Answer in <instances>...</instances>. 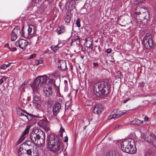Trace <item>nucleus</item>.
<instances>
[{
	"label": "nucleus",
	"instance_id": "nucleus-5",
	"mask_svg": "<svg viewBox=\"0 0 156 156\" xmlns=\"http://www.w3.org/2000/svg\"><path fill=\"white\" fill-rule=\"evenodd\" d=\"M34 133L37 135V136L40 139V143L39 145L41 146L43 145L45 142V134L44 132L41 129H37L35 130Z\"/></svg>",
	"mask_w": 156,
	"mask_h": 156
},
{
	"label": "nucleus",
	"instance_id": "nucleus-15",
	"mask_svg": "<svg viewBox=\"0 0 156 156\" xmlns=\"http://www.w3.org/2000/svg\"><path fill=\"white\" fill-rule=\"evenodd\" d=\"M44 94L47 97H49L53 93L52 87H48V88L44 87L43 89Z\"/></svg>",
	"mask_w": 156,
	"mask_h": 156
},
{
	"label": "nucleus",
	"instance_id": "nucleus-42",
	"mask_svg": "<svg viewBox=\"0 0 156 156\" xmlns=\"http://www.w3.org/2000/svg\"><path fill=\"white\" fill-rule=\"evenodd\" d=\"M6 68V65L5 64H3L0 66V69L5 70Z\"/></svg>",
	"mask_w": 156,
	"mask_h": 156
},
{
	"label": "nucleus",
	"instance_id": "nucleus-11",
	"mask_svg": "<svg viewBox=\"0 0 156 156\" xmlns=\"http://www.w3.org/2000/svg\"><path fill=\"white\" fill-rule=\"evenodd\" d=\"M75 4L76 2L75 0H71L68 2L66 9L69 12L72 13V12L76 9L75 6Z\"/></svg>",
	"mask_w": 156,
	"mask_h": 156
},
{
	"label": "nucleus",
	"instance_id": "nucleus-19",
	"mask_svg": "<svg viewBox=\"0 0 156 156\" xmlns=\"http://www.w3.org/2000/svg\"><path fill=\"white\" fill-rule=\"evenodd\" d=\"M23 28L24 27H23L22 29L21 37L28 39L31 38L32 37L31 34H29L28 32L27 33H25L23 30Z\"/></svg>",
	"mask_w": 156,
	"mask_h": 156
},
{
	"label": "nucleus",
	"instance_id": "nucleus-24",
	"mask_svg": "<svg viewBox=\"0 0 156 156\" xmlns=\"http://www.w3.org/2000/svg\"><path fill=\"white\" fill-rule=\"evenodd\" d=\"M23 111L27 115V118L29 120H31L34 117V115H33L23 110Z\"/></svg>",
	"mask_w": 156,
	"mask_h": 156
},
{
	"label": "nucleus",
	"instance_id": "nucleus-12",
	"mask_svg": "<svg viewBox=\"0 0 156 156\" xmlns=\"http://www.w3.org/2000/svg\"><path fill=\"white\" fill-rule=\"evenodd\" d=\"M30 138L32 143L35 144H39V143H40V139L37 137L34 132L30 134Z\"/></svg>",
	"mask_w": 156,
	"mask_h": 156
},
{
	"label": "nucleus",
	"instance_id": "nucleus-50",
	"mask_svg": "<svg viewBox=\"0 0 156 156\" xmlns=\"http://www.w3.org/2000/svg\"><path fill=\"white\" fill-rule=\"evenodd\" d=\"M93 64L96 67H98L99 66L98 63L97 62H94L93 63Z\"/></svg>",
	"mask_w": 156,
	"mask_h": 156
},
{
	"label": "nucleus",
	"instance_id": "nucleus-30",
	"mask_svg": "<svg viewBox=\"0 0 156 156\" xmlns=\"http://www.w3.org/2000/svg\"><path fill=\"white\" fill-rule=\"evenodd\" d=\"M25 138V136H23L21 135L17 142V144H19L21 143Z\"/></svg>",
	"mask_w": 156,
	"mask_h": 156
},
{
	"label": "nucleus",
	"instance_id": "nucleus-6",
	"mask_svg": "<svg viewBox=\"0 0 156 156\" xmlns=\"http://www.w3.org/2000/svg\"><path fill=\"white\" fill-rule=\"evenodd\" d=\"M142 42L144 44L146 48L148 49H150L153 44L152 39L147 36L144 37Z\"/></svg>",
	"mask_w": 156,
	"mask_h": 156
},
{
	"label": "nucleus",
	"instance_id": "nucleus-43",
	"mask_svg": "<svg viewBox=\"0 0 156 156\" xmlns=\"http://www.w3.org/2000/svg\"><path fill=\"white\" fill-rule=\"evenodd\" d=\"M122 125H117L115 128H114L115 130H116L118 129H121L122 127Z\"/></svg>",
	"mask_w": 156,
	"mask_h": 156
},
{
	"label": "nucleus",
	"instance_id": "nucleus-47",
	"mask_svg": "<svg viewBox=\"0 0 156 156\" xmlns=\"http://www.w3.org/2000/svg\"><path fill=\"white\" fill-rule=\"evenodd\" d=\"M42 0H33L34 2L36 3H39Z\"/></svg>",
	"mask_w": 156,
	"mask_h": 156
},
{
	"label": "nucleus",
	"instance_id": "nucleus-51",
	"mask_svg": "<svg viewBox=\"0 0 156 156\" xmlns=\"http://www.w3.org/2000/svg\"><path fill=\"white\" fill-rule=\"evenodd\" d=\"M139 86L141 87H143L144 86V83L142 82H140L139 83Z\"/></svg>",
	"mask_w": 156,
	"mask_h": 156
},
{
	"label": "nucleus",
	"instance_id": "nucleus-39",
	"mask_svg": "<svg viewBox=\"0 0 156 156\" xmlns=\"http://www.w3.org/2000/svg\"><path fill=\"white\" fill-rule=\"evenodd\" d=\"M27 32L29 34H31L32 35L34 33V32H33V33H32V28L30 27H29V28L27 30Z\"/></svg>",
	"mask_w": 156,
	"mask_h": 156
},
{
	"label": "nucleus",
	"instance_id": "nucleus-37",
	"mask_svg": "<svg viewBox=\"0 0 156 156\" xmlns=\"http://www.w3.org/2000/svg\"><path fill=\"white\" fill-rule=\"evenodd\" d=\"M60 9L62 11L64 9V6L63 4L61 2H59L58 5Z\"/></svg>",
	"mask_w": 156,
	"mask_h": 156
},
{
	"label": "nucleus",
	"instance_id": "nucleus-40",
	"mask_svg": "<svg viewBox=\"0 0 156 156\" xmlns=\"http://www.w3.org/2000/svg\"><path fill=\"white\" fill-rule=\"evenodd\" d=\"M64 131V130L63 129H62V128L61 127L60 128V131L59 132V136L61 137H62V133Z\"/></svg>",
	"mask_w": 156,
	"mask_h": 156
},
{
	"label": "nucleus",
	"instance_id": "nucleus-56",
	"mask_svg": "<svg viewBox=\"0 0 156 156\" xmlns=\"http://www.w3.org/2000/svg\"><path fill=\"white\" fill-rule=\"evenodd\" d=\"M135 14L136 15H139L141 14V12H135Z\"/></svg>",
	"mask_w": 156,
	"mask_h": 156
},
{
	"label": "nucleus",
	"instance_id": "nucleus-55",
	"mask_svg": "<svg viewBox=\"0 0 156 156\" xmlns=\"http://www.w3.org/2000/svg\"><path fill=\"white\" fill-rule=\"evenodd\" d=\"M83 122H88V123H89V120L88 119H86L84 120H83Z\"/></svg>",
	"mask_w": 156,
	"mask_h": 156
},
{
	"label": "nucleus",
	"instance_id": "nucleus-20",
	"mask_svg": "<svg viewBox=\"0 0 156 156\" xmlns=\"http://www.w3.org/2000/svg\"><path fill=\"white\" fill-rule=\"evenodd\" d=\"M65 31V27L63 26H58L56 30V32L58 35L64 33Z\"/></svg>",
	"mask_w": 156,
	"mask_h": 156
},
{
	"label": "nucleus",
	"instance_id": "nucleus-63",
	"mask_svg": "<svg viewBox=\"0 0 156 156\" xmlns=\"http://www.w3.org/2000/svg\"><path fill=\"white\" fill-rule=\"evenodd\" d=\"M47 51H44V54H45V53H47Z\"/></svg>",
	"mask_w": 156,
	"mask_h": 156
},
{
	"label": "nucleus",
	"instance_id": "nucleus-61",
	"mask_svg": "<svg viewBox=\"0 0 156 156\" xmlns=\"http://www.w3.org/2000/svg\"><path fill=\"white\" fill-rule=\"evenodd\" d=\"M64 83L66 84L67 83V81L66 80H65L64 81Z\"/></svg>",
	"mask_w": 156,
	"mask_h": 156
},
{
	"label": "nucleus",
	"instance_id": "nucleus-23",
	"mask_svg": "<svg viewBox=\"0 0 156 156\" xmlns=\"http://www.w3.org/2000/svg\"><path fill=\"white\" fill-rule=\"evenodd\" d=\"M106 156H119V154L116 151L112 150L110 151Z\"/></svg>",
	"mask_w": 156,
	"mask_h": 156
},
{
	"label": "nucleus",
	"instance_id": "nucleus-59",
	"mask_svg": "<svg viewBox=\"0 0 156 156\" xmlns=\"http://www.w3.org/2000/svg\"><path fill=\"white\" fill-rule=\"evenodd\" d=\"M61 41L60 40L58 41V44L57 45H58V46L60 44H61Z\"/></svg>",
	"mask_w": 156,
	"mask_h": 156
},
{
	"label": "nucleus",
	"instance_id": "nucleus-41",
	"mask_svg": "<svg viewBox=\"0 0 156 156\" xmlns=\"http://www.w3.org/2000/svg\"><path fill=\"white\" fill-rule=\"evenodd\" d=\"M9 49L10 51L12 52L15 51L17 50V49L15 47H10V46H9Z\"/></svg>",
	"mask_w": 156,
	"mask_h": 156
},
{
	"label": "nucleus",
	"instance_id": "nucleus-26",
	"mask_svg": "<svg viewBox=\"0 0 156 156\" xmlns=\"http://www.w3.org/2000/svg\"><path fill=\"white\" fill-rule=\"evenodd\" d=\"M40 99V97L38 96H35L34 98L33 102L34 103L38 104V102Z\"/></svg>",
	"mask_w": 156,
	"mask_h": 156
},
{
	"label": "nucleus",
	"instance_id": "nucleus-31",
	"mask_svg": "<svg viewBox=\"0 0 156 156\" xmlns=\"http://www.w3.org/2000/svg\"><path fill=\"white\" fill-rule=\"evenodd\" d=\"M116 76L119 78L120 79L122 78L123 77V76L122 74V73L119 71H117L116 73Z\"/></svg>",
	"mask_w": 156,
	"mask_h": 156
},
{
	"label": "nucleus",
	"instance_id": "nucleus-27",
	"mask_svg": "<svg viewBox=\"0 0 156 156\" xmlns=\"http://www.w3.org/2000/svg\"><path fill=\"white\" fill-rule=\"evenodd\" d=\"M46 102L48 106V107H51L53 103V101L51 98H49L47 100Z\"/></svg>",
	"mask_w": 156,
	"mask_h": 156
},
{
	"label": "nucleus",
	"instance_id": "nucleus-2",
	"mask_svg": "<svg viewBox=\"0 0 156 156\" xmlns=\"http://www.w3.org/2000/svg\"><path fill=\"white\" fill-rule=\"evenodd\" d=\"M109 89L108 83L105 81L97 83L94 86V90L98 96L107 94Z\"/></svg>",
	"mask_w": 156,
	"mask_h": 156
},
{
	"label": "nucleus",
	"instance_id": "nucleus-7",
	"mask_svg": "<svg viewBox=\"0 0 156 156\" xmlns=\"http://www.w3.org/2000/svg\"><path fill=\"white\" fill-rule=\"evenodd\" d=\"M145 140L149 143H153L156 142V137L153 133L147 132L144 134Z\"/></svg>",
	"mask_w": 156,
	"mask_h": 156
},
{
	"label": "nucleus",
	"instance_id": "nucleus-48",
	"mask_svg": "<svg viewBox=\"0 0 156 156\" xmlns=\"http://www.w3.org/2000/svg\"><path fill=\"white\" fill-rule=\"evenodd\" d=\"M111 51H112V50L110 48H108V49L106 50V52L108 53H110L111 52Z\"/></svg>",
	"mask_w": 156,
	"mask_h": 156
},
{
	"label": "nucleus",
	"instance_id": "nucleus-62",
	"mask_svg": "<svg viewBox=\"0 0 156 156\" xmlns=\"http://www.w3.org/2000/svg\"><path fill=\"white\" fill-rule=\"evenodd\" d=\"M153 104H154V105H156V101L154 102L153 103Z\"/></svg>",
	"mask_w": 156,
	"mask_h": 156
},
{
	"label": "nucleus",
	"instance_id": "nucleus-18",
	"mask_svg": "<svg viewBox=\"0 0 156 156\" xmlns=\"http://www.w3.org/2000/svg\"><path fill=\"white\" fill-rule=\"evenodd\" d=\"M12 31L18 37L20 36L21 37L22 30L21 31L19 27L16 26L14 28Z\"/></svg>",
	"mask_w": 156,
	"mask_h": 156
},
{
	"label": "nucleus",
	"instance_id": "nucleus-10",
	"mask_svg": "<svg viewBox=\"0 0 156 156\" xmlns=\"http://www.w3.org/2000/svg\"><path fill=\"white\" fill-rule=\"evenodd\" d=\"M121 112H115V111H113L110 114V115L108 117L109 119H112L117 118L124 114Z\"/></svg>",
	"mask_w": 156,
	"mask_h": 156
},
{
	"label": "nucleus",
	"instance_id": "nucleus-16",
	"mask_svg": "<svg viewBox=\"0 0 156 156\" xmlns=\"http://www.w3.org/2000/svg\"><path fill=\"white\" fill-rule=\"evenodd\" d=\"M39 125L44 128H46L47 126L48 121L46 119H44L38 122Z\"/></svg>",
	"mask_w": 156,
	"mask_h": 156
},
{
	"label": "nucleus",
	"instance_id": "nucleus-14",
	"mask_svg": "<svg viewBox=\"0 0 156 156\" xmlns=\"http://www.w3.org/2000/svg\"><path fill=\"white\" fill-rule=\"evenodd\" d=\"M103 108L102 105L101 104H97L95 106L94 111L95 113L97 114L101 113L103 111Z\"/></svg>",
	"mask_w": 156,
	"mask_h": 156
},
{
	"label": "nucleus",
	"instance_id": "nucleus-13",
	"mask_svg": "<svg viewBox=\"0 0 156 156\" xmlns=\"http://www.w3.org/2000/svg\"><path fill=\"white\" fill-rule=\"evenodd\" d=\"M61 108V105L60 103H57L55 104L52 108L53 114L54 116H56L59 113Z\"/></svg>",
	"mask_w": 156,
	"mask_h": 156
},
{
	"label": "nucleus",
	"instance_id": "nucleus-58",
	"mask_svg": "<svg viewBox=\"0 0 156 156\" xmlns=\"http://www.w3.org/2000/svg\"><path fill=\"white\" fill-rule=\"evenodd\" d=\"M130 99H126L125 100H124L123 101V103H126Z\"/></svg>",
	"mask_w": 156,
	"mask_h": 156
},
{
	"label": "nucleus",
	"instance_id": "nucleus-28",
	"mask_svg": "<svg viewBox=\"0 0 156 156\" xmlns=\"http://www.w3.org/2000/svg\"><path fill=\"white\" fill-rule=\"evenodd\" d=\"M18 37L15 34H14L12 31L11 34V38L12 41L15 40Z\"/></svg>",
	"mask_w": 156,
	"mask_h": 156
},
{
	"label": "nucleus",
	"instance_id": "nucleus-57",
	"mask_svg": "<svg viewBox=\"0 0 156 156\" xmlns=\"http://www.w3.org/2000/svg\"><path fill=\"white\" fill-rule=\"evenodd\" d=\"M4 82L3 79L2 78L0 79V84H1Z\"/></svg>",
	"mask_w": 156,
	"mask_h": 156
},
{
	"label": "nucleus",
	"instance_id": "nucleus-45",
	"mask_svg": "<svg viewBox=\"0 0 156 156\" xmlns=\"http://www.w3.org/2000/svg\"><path fill=\"white\" fill-rule=\"evenodd\" d=\"M144 0H140L139 1H136V4L137 5L140 4L142 3Z\"/></svg>",
	"mask_w": 156,
	"mask_h": 156
},
{
	"label": "nucleus",
	"instance_id": "nucleus-9",
	"mask_svg": "<svg viewBox=\"0 0 156 156\" xmlns=\"http://www.w3.org/2000/svg\"><path fill=\"white\" fill-rule=\"evenodd\" d=\"M32 152L29 149L26 150L20 147L19 150V156H31Z\"/></svg>",
	"mask_w": 156,
	"mask_h": 156
},
{
	"label": "nucleus",
	"instance_id": "nucleus-52",
	"mask_svg": "<svg viewBox=\"0 0 156 156\" xmlns=\"http://www.w3.org/2000/svg\"><path fill=\"white\" fill-rule=\"evenodd\" d=\"M65 139L64 140V142H66L68 141V138L67 136H66L64 137Z\"/></svg>",
	"mask_w": 156,
	"mask_h": 156
},
{
	"label": "nucleus",
	"instance_id": "nucleus-35",
	"mask_svg": "<svg viewBox=\"0 0 156 156\" xmlns=\"http://www.w3.org/2000/svg\"><path fill=\"white\" fill-rule=\"evenodd\" d=\"M33 151V154L31 153V156H37L38 154V151L37 148H36L34 149Z\"/></svg>",
	"mask_w": 156,
	"mask_h": 156
},
{
	"label": "nucleus",
	"instance_id": "nucleus-29",
	"mask_svg": "<svg viewBox=\"0 0 156 156\" xmlns=\"http://www.w3.org/2000/svg\"><path fill=\"white\" fill-rule=\"evenodd\" d=\"M30 128V126H27L26 127L25 130L23 132L22 134H21V135L23 136H25V135L26 134H27V133H28Z\"/></svg>",
	"mask_w": 156,
	"mask_h": 156
},
{
	"label": "nucleus",
	"instance_id": "nucleus-54",
	"mask_svg": "<svg viewBox=\"0 0 156 156\" xmlns=\"http://www.w3.org/2000/svg\"><path fill=\"white\" fill-rule=\"evenodd\" d=\"M26 144L28 146H30L31 144V142L30 141H28L26 142Z\"/></svg>",
	"mask_w": 156,
	"mask_h": 156
},
{
	"label": "nucleus",
	"instance_id": "nucleus-17",
	"mask_svg": "<svg viewBox=\"0 0 156 156\" xmlns=\"http://www.w3.org/2000/svg\"><path fill=\"white\" fill-rule=\"evenodd\" d=\"M60 65L58 66V68L62 71H64L67 68L66 63L65 61L62 60L59 62Z\"/></svg>",
	"mask_w": 156,
	"mask_h": 156
},
{
	"label": "nucleus",
	"instance_id": "nucleus-60",
	"mask_svg": "<svg viewBox=\"0 0 156 156\" xmlns=\"http://www.w3.org/2000/svg\"><path fill=\"white\" fill-rule=\"evenodd\" d=\"M10 64V63H9L7 65H6V68L9 67Z\"/></svg>",
	"mask_w": 156,
	"mask_h": 156
},
{
	"label": "nucleus",
	"instance_id": "nucleus-44",
	"mask_svg": "<svg viewBox=\"0 0 156 156\" xmlns=\"http://www.w3.org/2000/svg\"><path fill=\"white\" fill-rule=\"evenodd\" d=\"M53 86H54L55 87V90H56V92L57 93H58L59 91V89H58V87L56 86V85L55 83H54L53 84Z\"/></svg>",
	"mask_w": 156,
	"mask_h": 156
},
{
	"label": "nucleus",
	"instance_id": "nucleus-4",
	"mask_svg": "<svg viewBox=\"0 0 156 156\" xmlns=\"http://www.w3.org/2000/svg\"><path fill=\"white\" fill-rule=\"evenodd\" d=\"M48 79L49 78L46 76H39L36 78L30 86L33 89L39 88L46 83Z\"/></svg>",
	"mask_w": 156,
	"mask_h": 156
},
{
	"label": "nucleus",
	"instance_id": "nucleus-25",
	"mask_svg": "<svg viewBox=\"0 0 156 156\" xmlns=\"http://www.w3.org/2000/svg\"><path fill=\"white\" fill-rule=\"evenodd\" d=\"M63 46V44L60 45L59 47H58V45L56 46L53 45L51 47V49L54 52L57 51L58 49L61 47Z\"/></svg>",
	"mask_w": 156,
	"mask_h": 156
},
{
	"label": "nucleus",
	"instance_id": "nucleus-49",
	"mask_svg": "<svg viewBox=\"0 0 156 156\" xmlns=\"http://www.w3.org/2000/svg\"><path fill=\"white\" fill-rule=\"evenodd\" d=\"M54 80H52V79H51L49 80V81L48 82V83H49L53 84L54 83H54Z\"/></svg>",
	"mask_w": 156,
	"mask_h": 156
},
{
	"label": "nucleus",
	"instance_id": "nucleus-22",
	"mask_svg": "<svg viewBox=\"0 0 156 156\" xmlns=\"http://www.w3.org/2000/svg\"><path fill=\"white\" fill-rule=\"evenodd\" d=\"M71 13L68 12L66 13V15L65 20L66 23H69L71 20Z\"/></svg>",
	"mask_w": 156,
	"mask_h": 156
},
{
	"label": "nucleus",
	"instance_id": "nucleus-36",
	"mask_svg": "<svg viewBox=\"0 0 156 156\" xmlns=\"http://www.w3.org/2000/svg\"><path fill=\"white\" fill-rule=\"evenodd\" d=\"M43 62V60L42 59H38L36 60L35 62V64L38 66L39 64H41Z\"/></svg>",
	"mask_w": 156,
	"mask_h": 156
},
{
	"label": "nucleus",
	"instance_id": "nucleus-53",
	"mask_svg": "<svg viewBox=\"0 0 156 156\" xmlns=\"http://www.w3.org/2000/svg\"><path fill=\"white\" fill-rule=\"evenodd\" d=\"M148 117L146 115L145 116L144 120L145 121H147L148 120Z\"/></svg>",
	"mask_w": 156,
	"mask_h": 156
},
{
	"label": "nucleus",
	"instance_id": "nucleus-21",
	"mask_svg": "<svg viewBox=\"0 0 156 156\" xmlns=\"http://www.w3.org/2000/svg\"><path fill=\"white\" fill-rule=\"evenodd\" d=\"M143 124V122L138 119H135L130 122L131 124H135L140 125Z\"/></svg>",
	"mask_w": 156,
	"mask_h": 156
},
{
	"label": "nucleus",
	"instance_id": "nucleus-38",
	"mask_svg": "<svg viewBox=\"0 0 156 156\" xmlns=\"http://www.w3.org/2000/svg\"><path fill=\"white\" fill-rule=\"evenodd\" d=\"M80 19L79 18H78L76 21V24L77 25V26L78 27H80Z\"/></svg>",
	"mask_w": 156,
	"mask_h": 156
},
{
	"label": "nucleus",
	"instance_id": "nucleus-3",
	"mask_svg": "<svg viewBox=\"0 0 156 156\" xmlns=\"http://www.w3.org/2000/svg\"><path fill=\"white\" fill-rule=\"evenodd\" d=\"M122 150L124 152L130 154L136 153L135 142L132 139H129L123 140L121 145Z\"/></svg>",
	"mask_w": 156,
	"mask_h": 156
},
{
	"label": "nucleus",
	"instance_id": "nucleus-33",
	"mask_svg": "<svg viewBox=\"0 0 156 156\" xmlns=\"http://www.w3.org/2000/svg\"><path fill=\"white\" fill-rule=\"evenodd\" d=\"M145 156H154V155L151 151L148 150L145 153Z\"/></svg>",
	"mask_w": 156,
	"mask_h": 156
},
{
	"label": "nucleus",
	"instance_id": "nucleus-32",
	"mask_svg": "<svg viewBox=\"0 0 156 156\" xmlns=\"http://www.w3.org/2000/svg\"><path fill=\"white\" fill-rule=\"evenodd\" d=\"M140 20H141L142 23L144 25L146 24L148 22V19L147 17V16H145L143 20L140 19Z\"/></svg>",
	"mask_w": 156,
	"mask_h": 156
},
{
	"label": "nucleus",
	"instance_id": "nucleus-1",
	"mask_svg": "<svg viewBox=\"0 0 156 156\" xmlns=\"http://www.w3.org/2000/svg\"><path fill=\"white\" fill-rule=\"evenodd\" d=\"M47 143L50 151L56 155H58L63 151V144L58 138H55L53 134H50L47 138Z\"/></svg>",
	"mask_w": 156,
	"mask_h": 156
},
{
	"label": "nucleus",
	"instance_id": "nucleus-46",
	"mask_svg": "<svg viewBox=\"0 0 156 156\" xmlns=\"http://www.w3.org/2000/svg\"><path fill=\"white\" fill-rule=\"evenodd\" d=\"M36 54H33L30 55L29 58L31 59L34 58L35 57Z\"/></svg>",
	"mask_w": 156,
	"mask_h": 156
},
{
	"label": "nucleus",
	"instance_id": "nucleus-64",
	"mask_svg": "<svg viewBox=\"0 0 156 156\" xmlns=\"http://www.w3.org/2000/svg\"><path fill=\"white\" fill-rule=\"evenodd\" d=\"M24 115V114H23V113H21V115L22 116H23V115Z\"/></svg>",
	"mask_w": 156,
	"mask_h": 156
},
{
	"label": "nucleus",
	"instance_id": "nucleus-34",
	"mask_svg": "<svg viewBox=\"0 0 156 156\" xmlns=\"http://www.w3.org/2000/svg\"><path fill=\"white\" fill-rule=\"evenodd\" d=\"M86 43L87 47V48H91L92 49L93 47H91V46L92 45V43L91 41H86Z\"/></svg>",
	"mask_w": 156,
	"mask_h": 156
},
{
	"label": "nucleus",
	"instance_id": "nucleus-8",
	"mask_svg": "<svg viewBox=\"0 0 156 156\" xmlns=\"http://www.w3.org/2000/svg\"><path fill=\"white\" fill-rule=\"evenodd\" d=\"M28 42L26 40L21 39L17 41L15 43V45L17 47H19L23 50H25L28 45Z\"/></svg>",
	"mask_w": 156,
	"mask_h": 156
}]
</instances>
